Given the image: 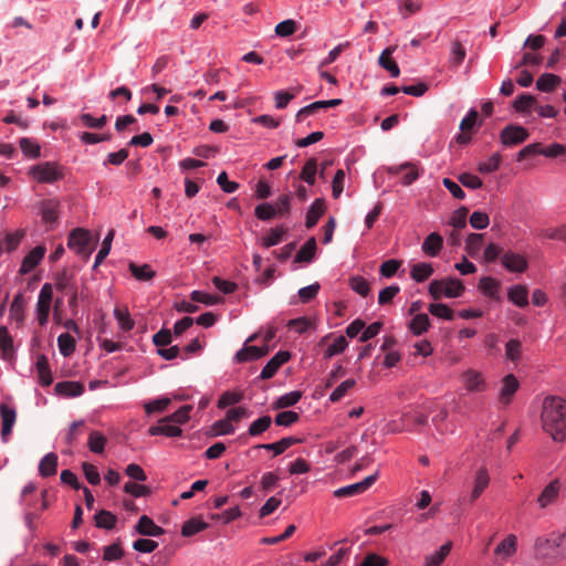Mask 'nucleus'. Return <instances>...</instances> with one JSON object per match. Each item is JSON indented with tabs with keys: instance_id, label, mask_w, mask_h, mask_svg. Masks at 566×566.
Wrapping results in <instances>:
<instances>
[{
	"instance_id": "c9c22d12",
	"label": "nucleus",
	"mask_w": 566,
	"mask_h": 566,
	"mask_svg": "<svg viewBox=\"0 0 566 566\" xmlns=\"http://www.w3.org/2000/svg\"><path fill=\"white\" fill-rule=\"evenodd\" d=\"M479 289L484 295L495 300L497 298L500 282L493 277L485 276L480 280Z\"/></svg>"
},
{
	"instance_id": "9d476101",
	"label": "nucleus",
	"mask_w": 566,
	"mask_h": 566,
	"mask_svg": "<svg viewBox=\"0 0 566 566\" xmlns=\"http://www.w3.org/2000/svg\"><path fill=\"white\" fill-rule=\"evenodd\" d=\"M45 248L38 245L33 248L22 260L19 273L24 275L31 272L43 259Z\"/></svg>"
},
{
	"instance_id": "a18cd8bd",
	"label": "nucleus",
	"mask_w": 566,
	"mask_h": 566,
	"mask_svg": "<svg viewBox=\"0 0 566 566\" xmlns=\"http://www.w3.org/2000/svg\"><path fill=\"white\" fill-rule=\"evenodd\" d=\"M114 316L118 322L120 329L129 332L134 328L135 322L132 319L128 308H115Z\"/></svg>"
},
{
	"instance_id": "8fccbe9b",
	"label": "nucleus",
	"mask_w": 566,
	"mask_h": 566,
	"mask_svg": "<svg viewBox=\"0 0 566 566\" xmlns=\"http://www.w3.org/2000/svg\"><path fill=\"white\" fill-rule=\"evenodd\" d=\"M465 55H467V51H465V48L463 46V44L460 41L454 40L451 43L450 63L454 67H458L464 61Z\"/></svg>"
},
{
	"instance_id": "f3484780",
	"label": "nucleus",
	"mask_w": 566,
	"mask_h": 566,
	"mask_svg": "<svg viewBox=\"0 0 566 566\" xmlns=\"http://www.w3.org/2000/svg\"><path fill=\"white\" fill-rule=\"evenodd\" d=\"M269 347L266 345L259 347V346H244L242 349H240L235 354V359L239 363H244L249 360H255L260 357H263L268 355Z\"/></svg>"
},
{
	"instance_id": "6e6d98bb",
	"label": "nucleus",
	"mask_w": 566,
	"mask_h": 566,
	"mask_svg": "<svg viewBox=\"0 0 566 566\" xmlns=\"http://www.w3.org/2000/svg\"><path fill=\"white\" fill-rule=\"evenodd\" d=\"M192 410V406L190 405H185L182 407H180L176 412H174L171 416L163 419L161 422H168V421H172V422H177V423H185L189 420L190 418V411Z\"/></svg>"
},
{
	"instance_id": "72a5a7b5",
	"label": "nucleus",
	"mask_w": 566,
	"mask_h": 566,
	"mask_svg": "<svg viewBox=\"0 0 566 566\" xmlns=\"http://www.w3.org/2000/svg\"><path fill=\"white\" fill-rule=\"evenodd\" d=\"M560 81L559 76L552 73H545L538 77L536 87L541 92H553Z\"/></svg>"
},
{
	"instance_id": "13d9d810",
	"label": "nucleus",
	"mask_w": 566,
	"mask_h": 566,
	"mask_svg": "<svg viewBox=\"0 0 566 566\" xmlns=\"http://www.w3.org/2000/svg\"><path fill=\"white\" fill-rule=\"evenodd\" d=\"M356 385L354 379H347L338 385L329 396L332 402L339 401Z\"/></svg>"
},
{
	"instance_id": "ddd939ff",
	"label": "nucleus",
	"mask_w": 566,
	"mask_h": 566,
	"mask_svg": "<svg viewBox=\"0 0 566 566\" xmlns=\"http://www.w3.org/2000/svg\"><path fill=\"white\" fill-rule=\"evenodd\" d=\"M490 484V475L486 468H480L474 476L473 489L470 494V503L475 502Z\"/></svg>"
},
{
	"instance_id": "f257e3e1",
	"label": "nucleus",
	"mask_w": 566,
	"mask_h": 566,
	"mask_svg": "<svg viewBox=\"0 0 566 566\" xmlns=\"http://www.w3.org/2000/svg\"><path fill=\"white\" fill-rule=\"evenodd\" d=\"M543 429L556 442L566 440V400L562 397L549 396L543 401L541 415Z\"/></svg>"
},
{
	"instance_id": "338daca9",
	"label": "nucleus",
	"mask_w": 566,
	"mask_h": 566,
	"mask_svg": "<svg viewBox=\"0 0 566 566\" xmlns=\"http://www.w3.org/2000/svg\"><path fill=\"white\" fill-rule=\"evenodd\" d=\"M124 555V551L118 543H114L112 545L104 547L103 559L106 562H113L120 559Z\"/></svg>"
},
{
	"instance_id": "cd10ccee",
	"label": "nucleus",
	"mask_w": 566,
	"mask_h": 566,
	"mask_svg": "<svg viewBox=\"0 0 566 566\" xmlns=\"http://www.w3.org/2000/svg\"><path fill=\"white\" fill-rule=\"evenodd\" d=\"M509 300L520 307L528 304V291L524 285H515L509 290Z\"/></svg>"
},
{
	"instance_id": "bf43d9fd",
	"label": "nucleus",
	"mask_w": 566,
	"mask_h": 566,
	"mask_svg": "<svg viewBox=\"0 0 566 566\" xmlns=\"http://www.w3.org/2000/svg\"><path fill=\"white\" fill-rule=\"evenodd\" d=\"M254 214L259 220L269 221L276 216V210L271 203H261L255 207Z\"/></svg>"
},
{
	"instance_id": "58836bf2",
	"label": "nucleus",
	"mask_w": 566,
	"mask_h": 566,
	"mask_svg": "<svg viewBox=\"0 0 566 566\" xmlns=\"http://www.w3.org/2000/svg\"><path fill=\"white\" fill-rule=\"evenodd\" d=\"M150 436L164 434L166 437H180L182 434V430L175 424L163 423L159 426H153L148 430Z\"/></svg>"
},
{
	"instance_id": "f704fd0d",
	"label": "nucleus",
	"mask_w": 566,
	"mask_h": 566,
	"mask_svg": "<svg viewBox=\"0 0 566 566\" xmlns=\"http://www.w3.org/2000/svg\"><path fill=\"white\" fill-rule=\"evenodd\" d=\"M55 287L60 292H70L75 289L73 274L66 270L59 272L55 276Z\"/></svg>"
},
{
	"instance_id": "4be33fe9",
	"label": "nucleus",
	"mask_w": 566,
	"mask_h": 566,
	"mask_svg": "<svg viewBox=\"0 0 566 566\" xmlns=\"http://www.w3.org/2000/svg\"><path fill=\"white\" fill-rule=\"evenodd\" d=\"M0 350L4 360H10L14 356L13 339L7 326H0Z\"/></svg>"
},
{
	"instance_id": "2f4dec72",
	"label": "nucleus",
	"mask_w": 566,
	"mask_h": 566,
	"mask_svg": "<svg viewBox=\"0 0 566 566\" xmlns=\"http://www.w3.org/2000/svg\"><path fill=\"white\" fill-rule=\"evenodd\" d=\"M409 329L413 335H421L426 333L430 327V319L427 314H416L408 324Z\"/></svg>"
},
{
	"instance_id": "7c9ffc66",
	"label": "nucleus",
	"mask_w": 566,
	"mask_h": 566,
	"mask_svg": "<svg viewBox=\"0 0 566 566\" xmlns=\"http://www.w3.org/2000/svg\"><path fill=\"white\" fill-rule=\"evenodd\" d=\"M1 417H2V438H6L11 433L13 424L15 422V410L9 408L8 406H1Z\"/></svg>"
},
{
	"instance_id": "f8f14e48",
	"label": "nucleus",
	"mask_w": 566,
	"mask_h": 566,
	"mask_svg": "<svg viewBox=\"0 0 566 566\" xmlns=\"http://www.w3.org/2000/svg\"><path fill=\"white\" fill-rule=\"evenodd\" d=\"M501 262L503 266L510 272H518L522 273L527 269V261L524 256L514 253V252H505L501 256Z\"/></svg>"
},
{
	"instance_id": "6ab92c4d",
	"label": "nucleus",
	"mask_w": 566,
	"mask_h": 566,
	"mask_svg": "<svg viewBox=\"0 0 566 566\" xmlns=\"http://www.w3.org/2000/svg\"><path fill=\"white\" fill-rule=\"evenodd\" d=\"M326 209L325 201L322 198H317L314 200V202L311 205L307 213H306V221L305 226L307 229H311L316 226L319 218L324 214Z\"/></svg>"
},
{
	"instance_id": "aec40b11",
	"label": "nucleus",
	"mask_w": 566,
	"mask_h": 566,
	"mask_svg": "<svg viewBox=\"0 0 566 566\" xmlns=\"http://www.w3.org/2000/svg\"><path fill=\"white\" fill-rule=\"evenodd\" d=\"M443 245V238L437 233L432 232L430 233L424 241L422 242V251L428 256H437Z\"/></svg>"
},
{
	"instance_id": "c85d7f7f",
	"label": "nucleus",
	"mask_w": 566,
	"mask_h": 566,
	"mask_svg": "<svg viewBox=\"0 0 566 566\" xmlns=\"http://www.w3.org/2000/svg\"><path fill=\"white\" fill-rule=\"evenodd\" d=\"M286 232L287 229L283 226H277L271 229L269 233L261 239L262 247L269 249L279 244L283 240V237Z\"/></svg>"
},
{
	"instance_id": "e433bc0d",
	"label": "nucleus",
	"mask_w": 566,
	"mask_h": 566,
	"mask_svg": "<svg viewBox=\"0 0 566 566\" xmlns=\"http://www.w3.org/2000/svg\"><path fill=\"white\" fill-rule=\"evenodd\" d=\"M517 537L514 534L506 536L495 548V554L510 557L515 554Z\"/></svg>"
},
{
	"instance_id": "412c9836",
	"label": "nucleus",
	"mask_w": 566,
	"mask_h": 566,
	"mask_svg": "<svg viewBox=\"0 0 566 566\" xmlns=\"http://www.w3.org/2000/svg\"><path fill=\"white\" fill-rule=\"evenodd\" d=\"M39 384L43 387L50 386L53 381L52 373L49 366L48 358L44 355H39L35 364Z\"/></svg>"
},
{
	"instance_id": "1a4fd4ad",
	"label": "nucleus",
	"mask_w": 566,
	"mask_h": 566,
	"mask_svg": "<svg viewBox=\"0 0 566 566\" xmlns=\"http://www.w3.org/2000/svg\"><path fill=\"white\" fill-rule=\"evenodd\" d=\"M291 358V354L287 350H280L276 353L263 367L260 378L261 379H270L272 378L276 371L280 369V367L289 361Z\"/></svg>"
},
{
	"instance_id": "69168bd1",
	"label": "nucleus",
	"mask_w": 566,
	"mask_h": 566,
	"mask_svg": "<svg viewBox=\"0 0 566 566\" xmlns=\"http://www.w3.org/2000/svg\"><path fill=\"white\" fill-rule=\"evenodd\" d=\"M483 244V234L481 233H471L467 238V251L470 255H474L478 253Z\"/></svg>"
},
{
	"instance_id": "37998d69",
	"label": "nucleus",
	"mask_w": 566,
	"mask_h": 566,
	"mask_svg": "<svg viewBox=\"0 0 566 566\" xmlns=\"http://www.w3.org/2000/svg\"><path fill=\"white\" fill-rule=\"evenodd\" d=\"M403 169H408V171L402 177V185L409 186L413 181H416L418 179V177H419V174H418L416 167L412 164L406 163V164H402V165H400L398 167L390 168L389 171L391 174H398V172H400Z\"/></svg>"
},
{
	"instance_id": "864d4df0",
	"label": "nucleus",
	"mask_w": 566,
	"mask_h": 566,
	"mask_svg": "<svg viewBox=\"0 0 566 566\" xmlns=\"http://www.w3.org/2000/svg\"><path fill=\"white\" fill-rule=\"evenodd\" d=\"M22 237H23V233L19 232V231L13 232V233H6L2 237H0V242H3L4 251L12 252L20 244Z\"/></svg>"
},
{
	"instance_id": "a878e982",
	"label": "nucleus",
	"mask_w": 566,
	"mask_h": 566,
	"mask_svg": "<svg viewBox=\"0 0 566 566\" xmlns=\"http://www.w3.org/2000/svg\"><path fill=\"white\" fill-rule=\"evenodd\" d=\"M55 391L66 397H77L84 392V386L77 381H61L55 385Z\"/></svg>"
},
{
	"instance_id": "9b49d317",
	"label": "nucleus",
	"mask_w": 566,
	"mask_h": 566,
	"mask_svg": "<svg viewBox=\"0 0 566 566\" xmlns=\"http://www.w3.org/2000/svg\"><path fill=\"white\" fill-rule=\"evenodd\" d=\"M518 380L513 374L506 375L502 380L499 400L502 405H509L512 401L513 395L518 389Z\"/></svg>"
},
{
	"instance_id": "7ed1b4c3",
	"label": "nucleus",
	"mask_w": 566,
	"mask_h": 566,
	"mask_svg": "<svg viewBox=\"0 0 566 566\" xmlns=\"http://www.w3.org/2000/svg\"><path fill=\"white\" fill-rule=\"evenodd\" d=\"M28 176L40 184H54L64 177L62 167L54 161H44L33 165L28 170Z\"/></svg>"
},
{
	"instance_id": "dca6fc26",
	"label": "nucleus",
	"mask_w": 566,
	"mask_h": 566,
	"mask_svg": "<svg viewBox=\"0 0 566 566\" xmlns=\"http://www.w3.org/2000/svg\"><path fill=\"white\" fill-rule=\"evenodd\" d=\"M396 49L397 45L385 49L378 59L379 65L386 71H388L391 77H398L400 74V69L398 64L396 63V61L391 59V55L396 51Z\"/></svg>"
},
{
	"instance_id": "09e8293b",
	"label": "nucleus",
	"mask_w": 566,
	"mask_h": 566,
	"mask_svg": "<svg viewBox=\"0 0 566 566\" xmlns=\"http://www.w3.org/2000/svg\"><path fill=\"white\" fill-rule=\"evenodd\" d=\"M348 346V342L345 336L340 335L335 338L334 343L331 344L326 350L324 352V358L329 359L335 355L342 354L346 347Z\"/></svg>"
},
{
	"instance_id": "423d86ee",
	"label": "nucleus",
	"mask_w": 566,
	"mask_h": 566,
	"mask_svg": "<svg viewBox=\"0 0 566 566\" xmlns=\"http://www.w3.org/2000/svg\"><path fill=\"white\" fill-rule=\"evenodd\" d=\"M526 128L518 125H507L501 132V143L504 146H515L522 144L528 138Z\"/></svg>"
},
{
	"instance_id": "ea45409f",
	"label": "nucleus",
	"mask_w": 566,
	"mask_h": 566,
	"mask_svg": "<svg viewBox=\"0 0 566 566\" xmlns=\"http://www.w3.org/2000/svg\"><path fill=\"white\" fill-rule=\"evenodd\" d=\"M60 353L64 357L71 356L75 352L76 342L69 333H63L57 337Z\"/></svg>"
},
{
	"instance_id": "bb28decb",
	"label": "nucleus",
	"mask_w": 566,
	"mask_h": 566,
	"mask_svg": "<svg viewBox=\"0 0 566 566\" xmlns=\"http://www.w3.org/2000/svg\"><path fill=\"white\" fill-rule=\"evenodd\" d=\"M316 249H317L316 240L314 237H312L305 242V244L296 253L294 262H296V263L311 262L315 256Z\"/></svg>"
},
{
	"instance_id": "052dcab7",
	"label": "nucleus",
	"mask_w": 566,
	"mask_h": 566,
	"mask_svg": "<svg viewBox=\"0 0 566 566\" xmlns=\"http://www.w3.org/2000/svg\"><path fill=\"white\" fill-rule=\"evenodd\" d=\"M538 235L543 239L563 240L566 241V226L559 228L542 229Z\"/></svg>"
},
{
	"instance_id": "6e6552de",
	"label": "nucleus",
	"mask_w": 566,
	"mask_h": 566,
	"mask_svg": "<svg viewBox=\"0 0 566 566\" xmlns=\"http://www.w3.org/2000/svg\"><path fill=\"white\" fill-rule=\"evenodd\" d=\"M462 382L469 392H483L488 388V384L482 373L468 369L461 376Z\"/></svg>"
},
{
	"instance_id": "774afa93",
	"label": "nucleus",
	"mask_w": 566,
	"mask_h": 566,
	"mask_svg": "<svg viewBox=\"0 0 566 566\" xmlns=\"http://www.w3.org/2000/svg\"><path fill=\"white\" fill-rule=\"evenodd\" d=\"M469 213V209L465 207H461L455 210L450 219V224L457 229H462L467 224V217Z\"/></svg>"
},
{
	"instance_id": "a211bd4d",
	"label": "nucleus",
	"mask_w": 566,
	"mask_h": 566,
	"mask_svg": "<svg viewBox=\"0 0 566 566\" xmlns=\"http://www.w3.org/2000/svg\"><path fill=\"white\" fill-rule=\"evenodd\" d=\"M560 484L558 480L552 481L537 497V503L542 509H545L549 504L554 503L558 496Z\"/></svg>"
},
{
	"instance_id": "680f3d73",
	"label": "nucleus",
	"mask_w": 566,
	"mask_h": 566,
	"mask_svg": "<svg viewBox=\"0 0 566 566\" xmlns=\"http://www.w3.org/2000/svg\"><path fill=\"white\" fill-rule=\"evenodd\" d=\"M501 155L495 153L493 154L488 161L480 163L478 166V170L481 174H490L499 169L501 163Z\"/></svg>"
},
{
	"instance_id": "393cba45",
	"label": "nucleus",
	"mask_w": 566,
	"mask_h": 566,
	"mask_svg": "<svg viewBox=\"0 0 566 566\" xmlns=\"http://www.w3.org/2000/svg\"><path fill=\"white\" fill-rule=\"evenodd\" d=\"M57 455L53 452L45 454L39 464V473L41 476H52L56 474Z\"/></svg>"
},
{
	"instance_id": "603ef678",
	"label": "nucleus",
	"mask_w": 566,
	"mask_h": 566,
	"mask_svg": "<svg viewBox=\"0 0 566 566\" xmlns=\"http://www.w3.org/2000/svg\"><path fill=\"white\" fill-rule=\"evenodd\" d=\"M317 170V161L315 158H311L306 161L304 165L300 178L307 182L308 185H314L315 182V175Z\"/></svg>"
},
{
	"instance_id": "20e7f679",
	"label": "nucleus",
	"mask_w": 566,
	"mask_h": 566,
	"mask_svg": "<svg viewBox=\"0 0 566 566\" xmlns=\"http://www.w3.org/2000/svg\"><path fill=\"white\" fill-rule=\"evenodd\" d=\"M464 292V285L458 279L433 280L429 285V293L433 300L446 297H459Z\"/></svg>"
},
{
	"instance_id": "a19ab883",
	"label": "nucleus",
	"mask_w": 566,
	"mask_h": 566,
	"mask_svg": "<svg viewBox=\"0 0 566 566\" xmlns=\"http://www.w3.org/2000/svg\"><path fill=\"white\" fill-rule=\"evenodd\" d=\"M117 517L109 511L101 510L95 515V525L99 528L113 530L116 525Z\"/></svg>"
},
{
	"instance_id": "e2e57ef3",
	"label": "nucleus",
	"mask_w": 566,
	"mask_h": 566,
	"mask_svg": "<svg viewBox=\"0 0 566 566\" xmlns=\"http://www.w3.org/2000/svg\"><path fill=\"white\" fill-rule=\"evenodd\" d=\"M84 427L85 422L83 420L74 421L65 436V442L69 446L74 444L82 434Z\"/></svg>"
},
{
	"instance_id": "4d7b16f0",
	"label": "nucleus",
	"mask_w": 566,
	"mask_h": 566,
	"mask_svg": "<svg viewBox=\"0 0 566 566\" xmlns=\"http://www.w3.org/2000/svg\"><path fill=\"white\" fill-rule=\"evenodd\" d=\"M296 30L297 23L292 19H287L276 24L275 34L281 38H287L294 34Z\"/></svg>"
},
{
	"instance_id": "473e14b6",
	"label": "nucleus",
	"mask_w": 566,
	"mask_h": 566,
	"mask_svg": "<svg viewBox=\"0 0 566 566\" xmlns=\"http://www.w3.org/2000/svg\"><path fill=\"white\" fill-rule=\"evenodd\" d=\"M433 273V268L430 263L422 262L411 266L410 276L416 282H424Z\"/></svg>"
},
{
	"instance_id": "b1692460",
	"label": "nucleus",
	"mask_w": 566,
	"mask_h": 566,
	"mask_svg": "<svg viewBox=\"0 0 566 566\" xmlns=\"http://www.w3.org/2000/svg\"><path fill=\"white\" fill-rule=\"evenodd\" d=\"M24 306H25V298L22 293H18L11 303L10 306V318L19 326L23 324L24 321Z\"/></svg>"
},
{
	"instance_id": "4468645a",
	"label": "nucleus",
	"mask_w": 566,
	"mask_h": 566,
	"mask_svg": "<svg viewBox=\"0 0 566 566\" xmlns=\"http://www.w3.org/2000/svg\"><path fill=\"white\" fill-rule=\"evenodd\" d=\"M135 532L143 536H161L165 534V530L154 523V521L147 516L142 515L138 523L135 525Z\"/></svg>"
},
{
	"instance_id": "5fc2aeb1",
	"label": "nucleus",
	"mask_w": 566,
	"mask_h": 566,
	"mask_svg": "<svg viewBox=\"0 0 566 566\" xmlns=\"http://www.w3.org/2000/svg\"><path fill=\"white\" fill-rule=\"evenodd\" d=\"M428 311L433 316L444 318L447 321H452L453 316H454L453 311L448 305L442 304V303L430 304L428 307Z\"/></svg>"
},
{
	"instance_id": "3c124183",
	"label": "nucleus",
	"mask_w": 566,
	"mask_h": 566,
	"mask_svg": "<svg viewBox=\"0 0 566 566\" xmlns=\"http://www.w3.org/2000/svg\"><path fill=\"white\" fill-rule=\"evenodd\" d=\"M272 423V419L270 416H263L255 421H253L248 430V433L252 437L260 436L264 431H266Z\"/></svg>"
},
{
	"instance_id": "0eeeda50",
	"label": "nucleus",
	"mask_w": 566,
	"mask_h": 566,
	"mask_svg": "<svg viewBox=\"0 0 566 566\" xmlns=\"http://www.w3.org/2000/svg\"><path fill=\"white\" fill-rule=\"evenodd\" d=\"M377 478H378V474L375 473L373 475L365 478L360 482L339 488L334 491V496L335 497H349V496H354V495L364 493L376 482Z\"/></svg>"
},
{
	"instance_id": "5701e85b",
	"label": "nucleus",
	"mask_w": 566,
	"mask_h": 566,
	"mask_svg": "<svg viewBox=\"0 0 566 566\" xmlns=\"http://www.w3.org/2000/svg\"><path fill=\"white\" fill-rule=\"evenodd\" d=\"M301 441L302 440L298 438L286 437V438L281 439L280 441H276L273 443L259 444L255 448L270 450V451H273L274 455H279V454H282L290 447H292Z\"/></svg>"
},
{
	"instance_id": "c03bdc74",
	"label": "nucleus",
	"mask_w": 566,
	"mask_h": 566,
	"mask_svg": "<svg viewBox=\"0 0 566 566\" xmlns=\"http://www.w3.org/2000/svg\"><path fill=\"white\" fill-rule=\"evenodd\" d=\"M107 442L106 437L99 431H91L88 436L87 446L88 449L94 453H102Z\"/></svg>"
},
{
	"instance_id": "0e129e2a",
	"label": "nucleus",
	"mask_w": 566,
	"mask_h": 566,
	"mask_svg": "<svg viewBox=\"0 0 566 566\" xmlns=\"http://www.w3.org/2000/svg\"><path fill=\"white\" fill-rule=\"evenodd\" d=\"M535 155H544V147L541 143H534L525 146L523 149H521L517 154V160L522 161L527 157L535 156Z\"/></svg>"
},
{
	"instance_id": "2eb2a0df",
	"label": "nucleus",
	"mask_w": 566,
	"mask_h": 566,
	"mask_svg": "<svg viewBox=\"0 0 566 566\" xmlns=\"http://www.w3.org/2000/svg\"><path fill=\"white\" fill-rule=\"evenodd\" d=\"M59 201L54 199L43 200L40 205V211L43 222L46 224H54L59 218Z\"/></svg>"
},
{
	"instance_id": "de8ad7c7",
	"label": "nucleus",
	"mask_w": 566,
	"mask_h": 566,
	"mask_svg": "<svg viewBox=\"0 0 566 566\" xmlns=\"http://www.w3.org/2000/svg\"><path fill=\"white\" fill-rule=\"evenodd\" d=\"M22 153L30 158H38L41 155V148L38 143L31 138L23 137L19 142Z\"/></svg>"
},
{
	"instance_id": "39448f33",
	"label": "nucleus",
	"mask_w": 566,
	"mask_h": 566,
	"mask_svg": "<svg viewBox=\"0 0 566 566\" xmlns=\"http://www.w3.org/2000/svg\"><path fill=\"white\" fill-rule=\"evenodd\" d=\"M92 237L87 230L77 228L70 233L67 245L74 250L77 254L90 256L92 252L91 248Z\"/></svg>"
},
{
	"instance_id": "f03ea898",
	"label": "nucleus",
	"mask_w": 566,
	"mask_h": 566,
	"mask_svg": "<svg viewBox=\"0 0 566 566\" xmlns=\"http://www.w3.org/2000/svg\"><path fill=\"white\" fill-rule=\"evenodd\" d=\"M534 555L537 559L559 562L566 559V527L538 536L534 542Z\"/></svg>"
},
{
	"instance_id": "79ce46f5",
	"label": "nucleus",
	"mask_w": 566,
	"mask_h": 566,
	"mask_svg": "<svg viewBox=\"0 0 566 566\" xmlns=\"http://www.w3.org/2000/svg\"><path fill=\"white\" fill-rule=\"evenodd\" d=\"M53 300V287L50 283L43 284L40 290L39 298L36 303V310H48L51 308V303Z\"/></svg>"
},
{
	"instance_id": "4c0bfd02",
	"label": "nucleus",
	"mask_w": 566,
	"mask_h": 566,
	"mask_svg": "<svg viewBox=\"0 0 566 566\" xmlns=\"http://www.w3.org/2000/svg\"><path fill=\"white\" fill-rule=\"evenodd\" d=\"M129 271L133 276L139 281H150L155 277V271L148 264L137 265L136 263H129Z\"/></svg>"
},
{
	"instance_id": "c756f323",
	"label": "nucleus",
	"mask_w": 566,
	"mask_h": 566,
	"mask_svg": "<svg viewBox=\"0 0 566 566\" xmlns=\"http://www.w3.org/2000/svg\"><path fill=\"white\" fill-rule=\"evenodd\" d=\"M209 527V524L203 522L198 517H192L186 521L181 527V535L185 537H190L196 535L197 533L205 531Z\"/></svg>"
},
{
	"instance_id": "49530a36",
	"label": "nucleus",
	"mask_w": 566,
	"mask_h": 566,
	"mask_svg": "<svg viewBox=\"0 0 566 566\" xmlns=\"http://www.w3.org/2000/svg\"><path fill=\"white\" fill-rule=\"evenodd\" d=\"M302 398V392L294 390L291 392H287L276 399V401L273 403L274 409H283L287 407H292L295 403L300 401Z\"/></svg>"
}]
</instances>
